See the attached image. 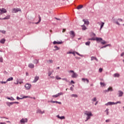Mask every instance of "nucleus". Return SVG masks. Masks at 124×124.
I'll use <instances>...</instances> for the list:
<instances>
[{"label":"nucleus","mask_w":124,"mask_h":124,"mask_svg":"<svg viewBox=\"0 0 124 124\" xmlns=\"http://www.w3.org/2000/svg\"><path fill=\"white\" fill-rule=\"evenodd\" d=\"M83 8V5H79V6H78V7H77V9L78 10H79Z\"/></svg>","instance_id":"22"},{"label":"nucleus","mask_w":124,"mask_h":124,"mask_svg":"<svg viewBox=\"0 0 124 124\" xmlns=\"http://www.w3.org/2000/svg\"><path fill=\"white\" fill-rule=\"evenodd\" d=\"M41 22V17L39 16V21L35 23L36 24H38Z\"/></svg>","instance_id":"35"},{"label":"nucleus","mask_w":124,"mask_h":124,"mask_svg":"<svg viewBox=\"0 0 124 124\" xmlns=\"http://www.w3.org/2000/svg\"><path fill=\"white\" fill-rule=\"evenodd\" d=\"M50 102L52 103H58V104H62V102H58V101H51Z\"/></svg>","instance_id":"17"},{"label":"nucleus","mask_w":124,"mask_h":124,"mask_svg":"<svg viewBox=\"0 0 124 124\" xmlns=\"http://www.w3.org/2000/svg\"><path fill=\"white\" fill-rule=\"evenodd\" d=\"M38 80H39V77L38 76L35 77V79L34 80V81H33V83H36L37 81H38Z\"/></svg>","instance_id":"15"},{"label":"nucleus","mask_w":124,"mask_h":124,"mask_svg":"<svg viewBox=\"0 0 124 124\" xmlns=\"http://www.w3.org/2000/svg\"><path fill=\"white\" fill-rule=\"evenodd\" d=\"M76 54H77V55H79V56H81L80 54H79V53H78V52H76Z\"/></svg>","instance_id":"57"},{"label":"nucleus","mask_w":124,"mask_h":124,"mask_svg":"<svg viewBox=\"0 0 124 124\" xmlns=\"http://www.w3.org/2000/svg\"><path fill=\"white\" fill-rule=\"evenodd\" d=\"M38 63H39V60H38L36 59V60H35L34 61V63L37 64H38Z\"/></svg>","instance_id":"30"},{"label":"nucleus","mask_w":124,"mask_h":124,"mask_svg":"<svg viewBox=\"0 0 124 124\" xmlns=\"http://www.w3.org/2000/svg\"><path fill=\"white\" fill-rule=\"evenodd\" d=\"M105 111L107 112V115H108V109L107 108Z\"/></svg>","instance_id":"45"},{"label":"nucleus","mask_w":124,"mask_h":124,"mask_svg":"<svg viewBox=\"0 0 124 124\" xmlns=\"http://www.w3.org/2000/svg\"><path fill=\"white\" fill-rule=\"evenodd\" d=\"M69 54H73L74 55H75V53L73 52H69Z\"/></svg>","instance_id":"53"},{"label":"nucleus","mask_w":124,"mask_h":124,"mask_svg":"<svg viewBox=\"0 0 124 124\" xmlns=\"http://www.w3.org/2000/svg\"><path fill=\"white\" fill-rule=\"evenodd\" d=\"M95 38H92L91 39H88V40H93V41H95Z\"/></svg>","instance_id":"47"},{"label":"nucleus","mask_w":124,"mask_h":124,"mask_svg":"<svg viewBox=\"0 0 124 124\" xmlns=\"http://www.w3.org/2000/svg\"><path fill=\"white\" fill-rule=\"evenodd\" d=\"M0 32H1L3 34H5L6 33V31L3 30V31H0Z\"/></svg>","instance_id":"43"},{"label":"nucleus","mask_w":124,"mask_h":124,"mask_svg":"<svg viewBox=\"0 0 124 124\" xmlns=\"http://www.w3.org/2000/svg\"><path fill=\"white\" fill-rule=\"evenodd\" d=\"M100 86L101 87H104L106 86V84L104 83L100 82Z\"/></svg>","instance_id":"36"},{"label":"nucleus","mask_w":124,"mask_h":124,"mask_svg":"<svg viewBox=\"0 0 124 124\" xmlns=\"http://www.w3.org/2000/svg\"><path fill=\"white\" fill-rule=\"evenodd\" d=\"M109 121H110L109 119H108V120H106V123H108V122H109Z\"/></svg>","instance_id":"55"},{"label":"nucleus","mask_w":124,"mask_h":124,"mask_svg":"<svg viewBox=\"0 0 124 124\" xmlns=\"http://www.w3.org/2000/svg\"><path fill=\"white\" fill-rule=\"evenodd\" d=\"M98 71H99V73H101L102 72V68H99Z\"/></svg>","instance_id":"50"},{"label":"nucleus","mask_w":124,"mask_h":124,"mask_svg":"<svg viewBox=\"0 0 124 124\" xmlns=\"http://www.w3.org/2000/svg\"><path fill=\"white\" fill-rule=\"evenodd\" d=\"M123 21V20H122L121 19H118L117 22H116V24H117V25H120V23H119V22H122Z\"/></svg>","instance_id":"14"},{"label":"nucleus","mask_w":124,"mask_h":124,"mask_svg":"<svg viewBox=\"0 0 124 124\" xmlns=\"http://www.w3.org/2000/svg\"><path fill=\"white\" fill-rule=\"evenodd\" d=\"M21 10L19 8H14L12 9V13H16V12H20Z\"/></svg>","instance_id":"5"},{"label":"nucleus","mask_w":124,"mask_h":124,"mask_svg":"<svg viewBox=\"0 0 124 124\" xmlns=\"http://www.w3.org/2000/svg\"><path fill=\"white\" fill-rule=\"evenodd\" d=\"M70 90L71 91H73V87H71L70 89Z\"/></svg>","instance_id":"62"},{"label":"nucleus","mask_w":124,"mask_h":124,"mask_svg":"<svg viewBox=\"0 0 124 124\" xmlns=\"http://www.w3.org/2000/svg\"><path fill=\"white\" fill-rule=\"evenodd\" d=\"M71 83H72L73 84H75V82H74L73 80H71Z\"/></svg>","instance_id":"61"},{"label":"nucleus","mask_w":124,"mask_h":124,"mask_svg":"<svg viewBox=\"0 0 124 124\" xmlns=\"http://www.w3.org/2000/svg\"><path fill=\"white\" fill-rule=\"evenodd\" d=\"M53 72H54L53 70H52V72H49L48 73V77H50V76H51V75L52 74V73H53Z\"/></svg>","instance_id":"32"},{"label":"nucleus","mask_w":124,"mask_h":124,"mask_svg":"<svg viewBox=\"0 0 124 124\" xmlns=\"http://www.w3.org/2000/svg\"><path fill=\"white\" fill-rule=\"evenodd\" d=\"M95 41L101 42V44H102V45L107 44V42H106L104 40H102V39L101 38L96 37V39H95Z\"/></svg>","instance_id":"2"},{"label":"nucleus","mask_w":124,"mask_h":124,"mask_svg":"<svg viewBox=\"0 0 124 124\" xmlns=\"http://www.w3.org/2000/svg\"><path fill=\"white\" fill-rule=\"evenodd\" d=\"M56 117H57V118L60 119V120H63L64 119V116H62V117H60L59 115H57L56 116Z\"/></svg>","instance_id":"20"},{"label":"nucleus","mask_w":124,"mask_h":124,"mask_svg":"<svg viewBox=\"0 0 124 124\" xmlns=\"http://www.w3.org/2000/svg\"><path fill=\"white\" fill-rule=\"evenodd\" d=\"M92 35H93V36H95V34H94V33H92Z\"/></svg>","instance_id":"64"},{"label":"nucleus","mask_w":124,"mask_h":124,"mask_svg":"<svg viewBox=\"0 0 124 124\" xmlns=\"http://www.w3.org/2000/svg\"><path fill=\"white\" fill-rule=\"evenodd\" d=\"M13 80V78L10 77L8 78V79H7V80H6V81H12Z\"/></svg>","instance_id":"25"},{"label":"nucleus","mask_w":124,"mask_h":124,"mask_svg":"<svg viewBox=\"0 0 124 124\" xmlns=\"http://www.w3.org/2000/svg\"><path fill=\"white\" fill-rule=\"evenodd\" d=\"M55 79H57V80H61V79H62V78H59V77H58V76H56L55 77Z\"/></svg>","instance_id":"33"},{"label":"nucleus","mask_w":124,"mask_h":124,"mask_svg":"<svg viewBox=\"0 0 124 124\" xmlns=\"http://www.w3.org/2000/svg\"><path fill=\"white\" fill-rule=\"evenodd\" d=\"M82 81H83L84 82L85 81L87 82V83H89V80L87 78H82Z\"/></svg>","instance_id":"19"},{"label":"nucleus","mask_w":124,"mask_h":124,"mask_svg":"<svg viewBox=\"0 0 124 124\" xmlns=\"http://www.w3.org/2000/svg\"><path fill=\"white\" fill-rule=\"evenodd\" d=\"M104 25V23L101 22V24L100 25V30H101V29H102V27H103Z\"/></svg>","instance_id":"37"},{"label":"nucleus","mask_w":124,"mask_h":124,"mask_svg":"<svg viewBox=\"0 0 124 124\" xmlns=\"http://www.w3.org/2000/svg\"><path fill=\"white\" fill-rule=\"evenodd\" d=\"M112 91V88L111 87H109L108 88V90H106V92H111Z\"/></svg>","instance_id":"23"},{"label":"nucleus","mask_w":124,"mask_h":124,"mask_svg":"<svg viewBox=\"0 0 124 124\" xmlns=\"http://www.w3.org/2000/svg\"><path fill=\"white\" fill-rule=\"evenodd\" d=\"M0 124H6L4 122H0Z\"/></svg>","instance_id":"60"},{"label":"nucleus","mask_w":124,"mask_h":124,"mask_svg":"<svg viewBox=\"0 0 124 124\" xmlns=\"http://www.w3.org/2000/svg\"><path fill=\"white\" fill-rule=\"evenodd\" d=\"M30 98V96H24V97H23V98Z\"/></svg>","instance_id":"52"},{"label":"nucleus","mask_w":124,"mask_h":124,"mask_svg":"<svg viewBox=\"0 0 124 124\" xmlns=\"http://www.w3.org/2000/svg\"><path fill=\"white\" fill-rule=\"evenodd\" d=\"M10 103H13V104H18V102H10Z\"/></svg>","instance_id":"49"},{"label":"nucleus","mask_w":124,"mask_h":124,"mask_svg":"<svg viewBox=\"0 0 124 124\" xmlns=\"http://www.w3.org/2000/svg\"><path fill=\"white\" fill-rule=\"evenodd\" d=\"M6 13H7V11L4 8L0 9V15H2V14Z\"/></svg>","instance_id":"7"},{"label":"nucleus","mask_w":124,"mask_h":124,"mask_svg":"<svg viewBox=\"0 0 124 124\" xmlns=\"http://www.w3.org/2000/svg\"><path fill=\"white\" fill-rule=\"evenodd\" d=\"M123 56H124V52L122 53V54H121V57H123Z\"/></svg>","instance_id":"56"},{"label":"nucleus","mask_w":124,"mask_h":124,"mask_svg":"<svg viewBox=\"0 0 124 124\" xmlns=\"http://www.w3.org/2000/svg\"><path fill=\"white\" fill-rule=\"evenodd\" d=\"M31 87V85L29 83H27L25 85H24V88H26V90H30Z\"/></svg>","instance_id":"6"},{"label":"nucleus","mask_w":124,"mask_h":124,"mask_svg":"<svg viewBox=\"0 0 124 124\" xmlns=\"http://www.w3.org/2000/svg\"><path fill=\"white\" fill-rule=\"evenodd\" d=\"M83 22H84V24L86 25H89V21L87 19H83Z\"/></svg>","instance_id":"10"},{"label":"nucleus","mask_w":124,"mask_h":124,"mask_svg":"<svg viewBox=\"0 0 124 124\" xmlns=\"http://www.w3.org/2000/svg\"><path fill=\"white\" fill-rule=\"evenodd\" d=\"M0 62H3V58L1 56H0Z\"/></svg>","instance_id":"42"},{"label":"nucleus","mask_w":124,"mask_h":124,"mask_svg":"<svg viewBox=\"0 0 124 124\" xmlns=\"http://www.w3.org/2000/svg\"><path fill=\"white\" fill-rule=\"evenodd\" d=\"M26 75L27 76H28V75H29V73H28V72H27V73H26Z\"/></svg>","instance_id":"63"},{"label":"nucleus","mask_w":124,"mask_h":124,"mask_svg":"<svg viewBox=\"0 0 124 124\" xmlns=\"http://www.w3.org/2000/svg\"><path fill=\"white\" fill-rule=\"evenodd\" d=\"M47 62H48V63H49V64L52 63L53 62V61H52V60H48Z\"/></svg>","instance_id":"28"},{"label":"nucleus","mask_w":124,"mask_h":124,"mask_svg":"<svg viewBox=\"0 0 124 124\" xmlns=\"http://www.w3.org/2000/svg\"><path fill=\"white\" fill-rule=\"evenodd\" d=\"M45 113V111H42L41 110V109H38L37 110V113H39V114H43Z\"/></svg>","instance_id":"11"},{"label":"nucleus","mask_w":124,"mask_h":124,"mask_svg":"<svg viewBox=\"0 0 124 124\" xmlns=\"http://www.w3.org/2000/svg\"><path fill=\"white\" fill-rule=\"evenodd\" d=\"M121 104V102H117L116 103L115 102H108V103L106 104V106H111L112 105H116V104Z\"/></svg>","instance_id":"4"},{"label":"nucleus","mask_w":124,"mask_h":124,"mask_svg":"<svg viewBox=\"0 0 124 124\" xmlns=\"http://www.w3.org/2000/svg\"><path fill=\"white\" fill-rule=\"evenodd\" d=\"M23 99V98H20V97H16V99H17V100H19V99Z\"/></svg>","instance_id":"51"},{"label":"nucleus","mask_w":124,"mask_h":124,"mask_svg":"<svg viewBox=\"0 0 124 124\" xmlns=\"http://www.w3.org/2000/svg\"><path fill=\"white\" fill-rule=\"evenodd\" d=\"M95 60L98 62V60L95 57H91V61Z\"/></svg>","instance_id":"18"},{"label":"nucleus","mask_w":124,"mask_h":124,"mask_svg":"<svg viewBox=\"0 0 124 124\" xmlns=\"http://www.w3.org/2000/svg\"><path fill=\"white\" fill-rule=\"evenodd\" d=\"M81 27H82V30H83V31H85V30H86V29H87V28H86L85 25H82Z\"/></svg>","instance_id":"29"},{"label":"nucleus","mask_w":124,"mask_h":124,"mask_svg":"<svg viewBox=\"0 0 124 124\" xmlns=\"http://www.w3.org/2000/svg\"><path fill=\"white\" fill-rule=\"evenodd\" d=\"M5 39H1V40H0V43L2 44H4V43H5Z\"/></svg>","instance_id":"24"},{"label":"nucleus","mask_w":124,"mask_h":124,"mask_svg":"<svg viewBox=\"0 0 124 124\" xmlns=\"http://www.w3.org/2000/svg\"><path fill=\"white\" fill-rule=\"evenodd\" d=\"M71 97L77 98L78 97V95H77V94H71Z\"/></svg>","instance_id":"31"},{"label":"nucleus","mask_w":124,"mask_h":124,"mask_svg":"<svg viewBox=\"0 0 124 124\" xmlns=\"http://www.w3.org/2000/svg\"><path fill=\"white\" fill-rule=\"evenodd\" d=\"M120 77V74L118 73H116L113 74V77L114 78H119Z\"/></svg>","instance_id":"21"},{"label":"nucleus","mask_w":124,"mask_h":124,"mask_svg":"<svg viewBox=\"0 0 124 124\" xmlns=\"http://www.w3.org/2000/svg\"><path fill=\"white\" fill-rule=\"evenodd\" d=\"M92 101L93 102L96 101V97L93 98V99H92Z\"/></svg>","instance_id":"44"},{"label":"nucleus","mask_w":124,"mask_h":124,"mask_svg":"<svg viewBox=\"0 0 124 124\" xmlns=\"http://www.w3.org/2000/svg\"><path fill=\"white\" fill-rule=\"evenodd\" d=\"M108 46H109V45H107L106 46H103L101 47V48L102 49L103 48H106V47H107Z\"/></svg>","instance_id":"48"},{"label":"nucleus","mask_w":124,"mask_h":124,"mask_svg":"<svg viewBox=\"0 0 124 124\" xmlns=\"http://www.w3.org/2000/svg\"><path fill=\"white\" fill-rule=\"evenodd\" d=\"M7 81H0V84H6L7 83Z\"/></svg>","instance_id":"38"},{"label":"nucleus","mask_w":124,"mask_h":124,"mask_svg":"<svg viewBox=\"0 0 124 124\" xmlns=\"http://www.w3.org/2000/svg\"><path fill=\"white\" fill-rule=\"evenodd\" d=\"M85 45L86 46H89V45H90V42H86V43H85Z\"/></svg>","instance_id":"40"},{"label":"nucleus","mask_w":124,"mask_h":124,"mask_svg":"<svg viewBox=\"0 0 124 124\" xmlns=\"http://www.w3.org/2000/svg\"><path fill=\"white\" fill-rule=\"evenodd\" d=\"M21 83H22V82H17V83H16V84H21Z\"/></svg>","instance_id":"54"},{"label":"nucleus","mask_w":124,"mask_h":124,"mask_svg":"<svg viewBox=\"0 0 124 124\" xmlns=\"http://www.w3.org/2000/svg\"><path fill=\"white\" fill-rule=\"evenodd\" d=\"M65 32V29H62V32Z\"/></svg>","instance_id":"58"},{"label":"nucleus","mask_w":124,"mask_h":124,"mask_svg":"<svg viewBox=\"0 0 124 124\" xmlns=\"http://www.w3.org/2000/svg\"><path fill=\"white\" fill-rule=\"evenodd\" d=\"M20 123H21L22 124H25L26 123L28 122V119L25 118V119H21V120H20Z\"/></svg>","instance_id":"8"},{"label":"nucleus","mask_w":124,"mask_h":124,"mask_svg":"<svg viewBox=\"0 0 124 124\" xmlns=\"http://www.w3.org/2000/svg\"><path fill=\"white\" fill-rule=\"evenodd\" d=\"M62 44V42H56V41L53 42V45H56V44L61 45Z\"/></svg>","instance_id":"16"},{"label":"nucleus","mask_w":124,"mask_h":124,"mask_svg":"<svg viewBox=\"0 0 124 124\" xmlns=\"http://www.w3.org/2000/svg\"><path fill=\"white\" fill-rule=\"evenodd\" d=\"M55 19L57 20H61V19L59 18H57L56 17L55 18Z\"/></svg>","instance_id":"59"},{"label":"nucleus","mask_w":124,"mask_h":124,"mask_svg":"<svg viewBox=\"0 0 124 124\" xmlns=\"http://www.w3.org/2000/svg\"><path fill=\"white\" fill-rule=\"evenodd\" d=\"M70 35H71V37H72V38H73L75 36V32H74V31H70Z\"/></svg>","instance_id":"9"},{"label":"nucleus","mask_w":124,"mask_h":124,"mask_svg":"<svg viewBox=\"0 0 124 124\" xmlns=\"http://www.w3.org/2000/svg\"><path fill=\"white\" fill-rule=\"evenodd\" d=\"M59 96H61V95H52V97L57 98V97H58Z\"/></svg>","instance_id":"41"},{"label":"nucleus","mask_w":124,"mask_h":124,"mask_svg":"<svg viewBox=\"0 0 124 124\" xmlns=\"http://www.w3.org/2000/svg\"><path fill=\"white\" fill-rule=\"evenodd\" d=\"M54 48H56L55 49V50H59V47L57 46H54Z\"/></svg>","instance_id":"46"},{"label":"nucleus","mask_w":124,"mask_h":124,"mask_svg":"<svg viewBox=\"0 0 124 124\" xmlns=\"http://www.w3.org/2000/svg\"><path fill=\"white\" fill-rule=\"evenodd\" d=\"M69 73H72V78H77L78 77V74H77V73H75V72H74L73 70L69 71Z\"/></svg>","instance_id":"3"},{"label":"nucleus","mask_w":124,"mask_h":124,"mask_svg":"<svg viewBox=\"0 0 124 124\" xmlns=\"http://www.w3.org/2000/svg\"><path fill=\"white\" fill-rule=\"evenodd\" d=\"M10 18V16H7L3 18H0V20H7L9 19Z\"/></svg>","instance_id":"13"},{"label":"nucleus","mask_w":124,"mask_h":124,"mask_svg":"<svg viewBox=\"0 0 124 124\" xmlns=\"http://www.w3.org/2000/svg\"><path fill=\"white\" fill-rule=\"evenodd\" d=\"M28 66L29 67V68L31 69H32L33 68V67H34V65H33V64H32L31 63H30V64H29Z\"/></svg>","instance_id":"12"},{"label":"nucleus","mask_w":124,"mask_h":124,"mask_svg":"<svg viewBox=\"0 0 124 124\" xmlns=\"http://www.w3.org/2000/svg\"><path fill=\"white\" fill-rule=\"evenodd\" d=\"M6 104H7L8 107H10V105H13V103L7 102L6 103Z\"/></svg>","instance_id":"27"},{"label":"nucleus","mask_w":124,"mask_h":124,"mask_svg":"<svg viewBox=\"0 0 124 124\" xmlns=\"http://www.w3.org/2000/svg\"><path fill=\"white\" fill-rule=\"evenodd\" d=\"M84 114L86 116H87V117L86 118V120H85V122H87L89 119H90V118L93 116L92 113H91V111H85Z\"/></svg>","instance_id":"1"},{"label":"nucleus","mask_w":124,"mask_h":124,"mask_svg":"<svg viewBox=\"0 0 124 124\" xmlns=\"http://www.w3.org/2000/svg\"><path fill=\"white\" fill-rule=\"evenodd\" d=\"M62 79L63 81H65V82H68V80H67V79H66V78H62V79Z\"/></svg>","instance_id":"39"},{"label":"nucleus","mask_w":124,"mask_h":124,"mask_svg":"<svg viewBox=\"0 0 124 124\" xmlns=\"http://www.w3.org/2000/svg\"><path fill=\"white\" fill-rule=\"evenodd\" d=\"M123 96V92L122 91H119V97Z\"/></svg>","instance_id":"26"},{"label":"nucleus","mask_w":124,"mask_h":124,"mask_svg":"<svg viewBox=\"0 0 124 124\" xmlns=\"http://www.w3.org/2000/svg\"><path fill=\"white\" fill-rule=\"evenodd\" d=\"M62 95H63V93H59L55 94V95H60V96Z\"/></svg>","instance_id":"34"}]
</instances>
